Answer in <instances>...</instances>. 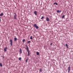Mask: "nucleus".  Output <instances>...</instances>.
<instances>
[{
  "mask_svg": "<svg viewBox=\"0 0 73 73\" xmlns=\"http://www.w3.org/2000/svg\"><path fill=\"white\" fill-rule=\"evenodd\" d=\"M26 48V50L27 52H28V56H29L30 54L29 53V48H28V46H27V45H25Z\"/></svg>",
  "mask_w": 73,
  "mask_h": 73,
  "instance_id": "f257e3e1",
  "label": "nucleus"
},
{
  "mask_svg": "<svg viewBox=\"0 0 73 73\" xmlns=\"http://www.w3.org/2000/svg\"><path fill=\"white\" fill-rule=\"evenodd\" d=\"M34 26L36 28V29H38V27L37 26V24H35L34 25Z\"/></svg>",
  "mask_w": 73,
  "mask_h": 73,
  "instance_id": "f03ea898",
  "label": "nucleus"
},
{
  "mask_svg": "<svg viewBox=\"0 0 73 73\" xmlns=\"http://www.w3.org/2000/svg\"><path fill=\"white\" fill-rule=\"evenodd\" d=\"M14 14H15L14 16V19L15 20H16V14L15 13H14Z\"/></svg>",
  "mask_w": 73,
  "mask_h": 73,
  "instance_id": "7ed1b4c3",
  "label": "nucleus"
},
{
  "mask_svg": "<svg viewBox=\"0 0 73 73\" xmlns=\"http://www.w3.org/2000/svg\"><path fill=\"white\" fill-rule=\"evenodd\" d=\"M10 44L11 45V46H12L13 44L12 40H11V39L10 40Z\"/></svg>",
  "mask_w": 73,
  "mask_h": 73,
  "instance_id": "20e7f679",
  "label": "nucleus"
},
{
  "mask_svg": "<svg viewBox=\"0 0 73 73\" xmlns=\"http://www.w3.org/2000/svg\"><path fill=\"white\" fill-rule=\"evenodd\" d=\"M46 20L47 21H49V19L48 17H46Z\"/></svg>",
  "mask_w": 73,
  "mask_h": 73,
  "instance_id": "39448f33",
  "label": "nucleus"
},
{
  "mask_svg": "<svg viewBox=\"0 0 73 73\" xmlns=\"http://www.w3.org/2000/svg\"><path fill=\"white\" fill-rule=\"evenodd\" d=\"M8 49V47H6L4 49V51L5 52L7 51V50Z\"/></svg>",
  "mask_w": 73,
  "mask_h": 73,
  "instance_id": "423d86ee",
  "label": "nucleus"
},
{
  "mask_svg": "<svg viewBox=\"0 0 73 73\" xmlns=\"http://www.w3.org/2000/svg\"><path fill=\"white\" fill-rule=\"evenodd\" d=\"M19 52H20V54H21V53H22V50H21V48H20Z\"/></svg>",
  "mask_w": 73,
  "mask_h": 73,
  "instance_id": "0eeeda50",
  "label": "nucleus"
},
{
  "mask_svg": "<svg viewBox=\"0 0 73 73\" xmlns=\"http://www.w3.org/2000/svg\"><path fill=\"white\" fill-rule=\"evenodd\" d=\"M34 14H35V15L36 16V15H37V11H35L34 12Z\"/></svg>",
  "mask_w": 73,
  "mask_h": 73,
  "instance_id": "6e6552de",
  "label": "nucleus"
},
{
  "mask_svg": "<svg viewBox=\"0 0 73 73\" xmlns=\"http://www.w3.org/2000/svg\"><path fill=\"white\" fill-rule=\"evenodd\" d=\"M3 15H4V13H2L0 14V16H3Z\"/></svg>",
  "mask_w": 73,
  "mask_h": 73,
  "instance_id": "1a4fd4ad",
  "label": "nucleus"
},
{
  "mask_svg": "<svg viewBox=\"0 0 73 73\" xmlns=\"http://www.w3.org/2000/svg\"><path fill=\"white\" fill-rule=\"evenodd\" d=\"M70 70V67H69L68 68V72H69Z\"/></svg>",
  "mask_w": 73,
  "mask_h": 73,
  "instance_id": "9d476101",
  "label": "nucleus"
},
{
  "mask_svg": "<svg viewBox=\"0 0 73 73\" xmlns=\"http://www.w3.org/2000/svg\"><path fill=\"white\" fill-rule=\"evenodd\" d=\"M53 4H54V5L56 4V5H58V3H57L56 2L54 3Z\"/></svg>",
  "mask_w": 73,
  "mask_h": 73,
  "instance_id": "9b49d317",
  "label": "nucleus"
},
{
  "mask_svg": "<svg viewBox=\"0 0 73 73\" xmlns=\"http://www.w3.org/2000/svg\"><path fill=\"white\" fill-rule=\"evenodd\" d=\"M66 46L67 48H69L68 47V45L67 44H66Z\"/></svg>",
  "mask_w": 73,
  "mask_h": 73,
  "instance_id": "f8f14e48",
  "label": "nucleus"
},
{
  "mask_svg": "<svg viewBox=\"0 0 73 73\" xmlns=\"http://www.w3.org/2000/svg\"><path fill=\"white\" fill-rule=\"evenodd\" d=\"M39 72H42V68H40V70H39Z\"/></svg>",
  "mask_w": 73,
  "mask_h": 73,
  "instance_id": "ddd939ff",
  "label": "nucleus"
},
{
  "mask_svg": "<svg viewBox=\"0 0 73 73\" xmlns=\"http://www.w3.org/2000/svg\"><path fill=\"white\" fill-rule=\"evenodd\" d=\"M39 54V52H36V55H38Z\"/></svg>",
  "mask_w": 73,
  "mask_h": 73,
  "instance_id": "4468645a",
  "label": "nucleus"
},
{
  "mask_svg": "<svg viewBox=\"0 0 73 73\" xmlns=\"http://www.w3.org/2000/svg\"><path fill=\"white\" fill-rule=\"evenodd\" d=\"M0 66H1V67H2V66H3V65H2V63H0Z\"/></svg>",
  "mask_w": 73,
  "mask_h": 73,
  "instance_id": "2eb2a0df",
  "label": "nucleus"
},
{
  "mask_svg": "<svg viewBox=\"0 0 73 73\" xmlns=\"http://www.w3.org/2000/svg\"><path fill=\"white\" fill-rule=\"evenodd\" d=\"M17 40V38H14V41H16Z\"/></svg>",
  "mask_w": 73,
  "mask_h": 73,
  "instance_id": "dca6fc26",
  "label": "nucleus"
},
{
  "mask_svg": "<svg viewBox=\"0 0 73 73\" xmlns=\"http://www.w3.org/2000/svg\"><path fill=\"white\" fill-rule=\"evenodd\" d=\"M65 17V15H64L63 16H62V19H64Z\"/></svg>",
  "mask_w": 73,
  "mask_h": 73,
  "instance_id": "f3484780",
  "label": "nucleus"
},
{
  "mask_svg": "<svg viewBox=\"0 0 73 73\" xmlns=\"http://www.w3.org/2000/svg\"><path fill=\"white\" fill-rule=\"evenodd\" d=\"M22 41H23V42H25V39H23V40H22Z\"/></svg>",
  "mask_w": 73,
  "mask_h": 73,
  "instance_id": "a211bd4d",
  "label": "nucleus"
},
{
  "mask_svg": "<svg viewBox=\"0 0 73 73\" xmlns=\"http://www.w3.org/2000/svg\"><path fill=\"white\" fill-rule=\"evenodd\" d=\"M44 18V17H43V16H42V18H41V19H42V20H44V18Z\"/></svg>",
  "mask_w": 73,
  "mask_h": 73,
  "instance_id": "6ab92c4d",
  "label": "nucleus"
},
{
  "mask_svg": "<svg viewBox=\"0 0 73 73\" xmlns=\"http://www.w3.org/2000/svg\"><path fill=\"white\" fill-rule=\"evenodd\" d=\"M30 39L31 40H32V39H33V38H32V36H31V37H30Z\"/></svg>",
  "mask_w": 73,
  "mask_h": 73,
  "instance_id": "aec40b11",
  "label": "nucleus"
},
{
  "mask_svg": "<svg viewBox=\"0 0 73 73\" xmlns=\"http://www.w3.org/2000/svg\"><path fill=\"white\" fill-rule=\"evenodd\" d=\"M57 13H59V11L58 10L57 11Z\"/></svg>",
  "mask_w": 73,
  "mask_h": 73,
  "instance_id": "412c9836",
  "label": "nucleus"
},
{
  "mask_svg": "<svg viewBox=\"0 0 73 73\" xmlns=\"http://www.w3.org/2000/svg\"><path fill=\"white\" fill-rule=\"evenodd\" d=\"M30 42H31V41H29L27 42V43H30Z\"/></svg>",
  "mask_w": 73,
  "mask_h": 73,
  "instance_id": "4be33fe9",
  "label": "nucleus"
},
{
  "mask_svg": "<svg viewBox=\"0 0 73 73\" xmlns=\"http://www.w3.org/2000/svg\"><path fill=\"white\" fill-rule=\"evenodd\" d=\"M19 60H21V58L20 57L19 58Z\"/></svg>",
  "mask_w": 73,
  "mask_h": 73,
  "instance_id": "5701e85b",
  "label": "nucleus"
},
{
  "mask_svg": "<svg viewBox=\"0 0 73 73\" xmlns=\"http://www.w3.org/2000/svg\"><path fill=\"white\" fill-rule=\"evenodd\" d=\"M26 62H28V58H27V60H26Z\"/></svg>",
  "mask_w": 73,
  "mask_h": 73,
  "instance_id": "b1692460",
  "label": "nucleus"
},
{
  "mask_svg": "<svg viewBox=\"0 0 73 73\" xmlns=\"http://www.w3.org/2000/svg\"><path fill=\"white\" fill-rule=\"evenodd\" d=\"M62 11L61 10H60L59 11V13H60V12H62Z\"/></svg>",
  "mask_w": 73,
  "mask_h": 73,
  "instance_id": "393cba45",
  "label": "nucleus"
},
{
  "mask_svg": "<svg viewBox=\"0 0 73 73\" xmlns=\"http://www.w3.org/2000/svg\"><path fill=\"white\" fill-rule=\"evenodd\" d=\"M52 43H51V44H50V45H52Z\"/></svg>",
  "mask_w": 73,
  "mask_h": 73,
  "instance_id": "a878e982",
  "label": "nucleus"
},
{
  "mask_svg": "<svg viewBox=\"0 0 73 73\" xmlns=\"http://www.w3.org/2000/svg\"><path fill=\"white\" fill-rule=\"evenodd\" d=\"M3 58H5V56H3V57H2Z\"/></svg>",
  "mask_w": 73,
  "mask_h": 73,
  "instance_id": "bb28decb",
  "label": "nucleus"
},
{
  "mask_svg": "<svg viewBox=\"0 0 73 73\" xmlns=\"http://www.w3.org/2000/svg\"><path fill=\"white\" fill-rule=\"evenodd\" d=\"M1 17H0V21H1Z\"/></svg>",
  "mask_w": 73,
  "mask_h": 73,
  "instance_id": "cd10ccee",
  "label": "nucleus"
},
{
  "mask_svg": "<svg viewBox=\"0 0 73 73\" xmlns=\"http://www.w3.org/2000/svg\"><path fill=\"white\" fill-rule=\"evenodd\" d=\"M1 57H3V56H1Z\"/></svg>",
  "mask_w": 73,
  "mask_h": 73,
  "instance_id": "c85d7f7f",
  "label": "nucleus"
},
{
  "mask_svg": "<svg viewBox=\"0 0 73 73\" xmlns=\"http://www.w3.org/2000/svg\"><path fill=\"white\" fill-rule=\"evenodd\" d=\"M40 21H41V20H40Z\"/></svg>",
  "mask_w": 73,
  "mask_h": 73,
  "instance_id": "c756f323",
  "label": "nucleus"
}]
</instances>
